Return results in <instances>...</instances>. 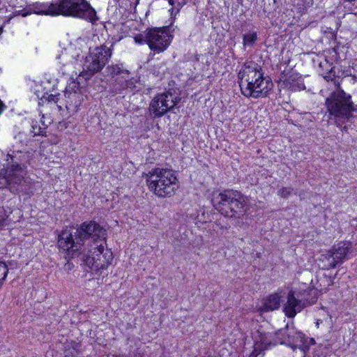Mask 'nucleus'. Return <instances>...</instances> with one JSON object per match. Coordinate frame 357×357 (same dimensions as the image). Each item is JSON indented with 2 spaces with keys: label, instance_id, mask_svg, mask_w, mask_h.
Listing matches in <instances>:
<instances>
[{
  "label": "nucleus",
  "instance_id": "f257e3e1",
  "mask_svg": "<svg viewBox=\"0 0 357 357\" xmlns=\"http://www.w3.org/2000/svg\"><path fill=\"white\" fill-rule=\"evenodd\" d=\"M105 230L94 221L84 222L73 234L68 229L58 236V247L70 257H79L93 273L102 275L113 254L105 248Z\"/></svg>",
  "mask_w": 357,
  "mask_h": 357
},
{
  "label": "nucleus",
  "instance_id": "f03ea898",
  "mask_svg": "<svg viewBox=\"0 0 357 357\" xmlns=\"http://www.w3.org/2000/svg\"><path fill=\"white\" fill-rule=\"evenodd\" d=\"M35 151H13L6 155L8 167L1 171L0 175L3 184L13 192H26L29 190V182L25 178L28 165L34 161Z\"/></svg>",
  "mask_w": 357,
  "mask_h": 357
},
{
  "label": "nucleus",
  "instance_id": "7ed1b4c3",
  "mask_svg": "<svg viewBox=\"0 0 357 357\" xmlns=\"http://www.w3.org/2000/svg\"><path fill=\"white\" fill-rule=\"evenodd\" d=\"M238 79L241 93L245 97H265L273 86L271 79L264 77L261 68L252 61H246L241 66Z\"/></svg>",
  "mask_w": 357,
  "mask_h": 357
},
{
  "label": "nucleus",
  "instance_id": "20e7f679",
  "mask_svg": "<svg viewBox=\"0 0 357 357\" xmlns=\"http://www.w3.org/2000/svg\"><path fill=\"white\" fill-rule=\"evenodd\" d=\"M144 177L149 190L158 197H171L179 188L177 174L169 168H153Z\"/></svg>",
  "mask_w": 357,
  "mask_h": 357
},
{
  "label": "nucleus",
  "instance_id": "39448f33",
  "mask_svg": "<svg viewBox=\"0 0 357 357\" xmlns=\"http://www.w3.org/2000/svg\"><path fill=\"white\" fill-rule=\"evenodd\" d=\"M325 106L329 119L334 121L338 126L349 121L353 117L354 112L357 111V105L352 101L351 96L339 86L326 99Z\"/></svg>",
  "mask_w": 357,
  "mask_h": 357
},
{
  "label": "nucleus",
  "instance_id": "423d86ee",
  "mask_svg": "<svg viewBox=\"0 0 357 357\" xmlns=\"http://www.w3.org/2000/svg\"><path fill=\"white\" fill-rule=\"evenodd\" d=\"M212 202L222 215L229 218H240L249 208L247 199L240 192L233 190L213 194Z\"/></svg>",
  "mask_w": 357,
  "mask_h": 357
},
{
  "label": "nucleus",
  "instance_id": "0eeeda50",
  "mask_svg": "<svg viewBox=\"0 0 357 357\" xmlns=\"http://www.w3.org/2000/svg\"><path fill=\"white\" fill-rule=\"evenodd\" d=\"M54 8L56 16L79 18L92 23L98 19L95 9L86 0H59Z\"/></svg>",
  "mask_w": 357,
  "mask_h": 357
},
{
  "label": "nucleus",
  "instance_id": "6e6552de",
  "mask_svg": "<svg viewBox=\"0 0 357 357\" xmlns=\"http://www.w3.org/2000/svg\"><path fill=\"white\" fill-rule=\"evenodd\" d=\"M275 336L280 344H287L294 351L298 349L300 354L298 357H305L310 347L314 344V339L305 337L293 326L289 327L288 325L277 331Z\"/></svg>",
  "mask_w": 357,
  "mask_h": 357
},
{
  "label": "nucleus",
  "instance_id": "1a4fd4ad",
  "mask_svg": "<svg viewBox=\"0 0 357 357\" xmlns=\"http://www.w3.org/2000/svg\"><path fill=\"white\" fill-rule=\"evenodd\" d=\"M181 98L170 91L157 94L149 104V112L154 118L164 116L173 109Z\"/></svg>",
  "mask_w": 357,
  "mask_h": 357
},
{
  "label": "nucleus",
  "instance_id": "9d476101",
  "mask_svg": "<svg viewBox=\"0 0 357 357\" xmlns=\"http://www.w3.org/2000/svg\"><path fill=\"white\" fill-rule=\"evenodd\" d=\"M173 36L165 28H153L146 31V43L155 53L164 52L171 44Z\"/></svg>",
  "mask_w": 357,
  "mask_h": 357
},
{
  "label": "nucleus",
  "instance_id": "9b49d317",
  "mask_svg": "<svg viewBox=\"0 0 357 357\" xmlns=\"http://www.w3.org/2000/svg\"><path fill=\"white\" fill-rule=\"evenodd\" d=\"M351 248V245L349 241H341L335 245L331 250L330 257H327L329 263L324 265V269L333 268L337 264L347 259Z\"/></svg>",
  "mask_w": 357,
  "mask_h": 357
},
{
  "label": "nucleus",
  "instance_id": "f8f14e48",
  "mask_svg": "<svg viewBox=\"0 0 357 357\" xmlns=\"http://www.w3.org/2000/svg\"><path fill=\"white\" fill-rule=\"evenodd\" d=\"M56 3H38L36 2L30 5L26 10H20L17 15H21L22 17H26L31 14L56 16Z\"/></svg>",
  "mask_w": 357,
  "mask_h": 357
},
{
  "label": "nucleus",
  "instance_id": "ddd939ff",
  "mask_svg": "<svg viewBox=\"0 0 357 357\" xmlns=\"http://www.w3.org/2000/svg\"><path fill=\"white\" fill-rule=\"evenodd\" d=\"M83 56H81L80 50L75 46H69L61 51V54L57 56L61 64L66 66H76L78 61H81Z\"/></svg>",
  "mask_w": 357,
  "mask_h": 357
},
{
  "label": "nucleus",
  "instance_id": "4468645a",
  "mask_svg": "<svg viewBox=\"0 0 357 357\" xmlns=\"http://www.w3.org/2000/svg\"><path fill=\"white\" fill-rule=\"evenodd\" d=\"M102 68L95 58L91 54L85 57L83 64V70L79 74V79H84L85 81L91 79L93 75L100 72Z\"/></svg>",
  "mask_w": 357,
  "mask_h": 357
},
{
  "label": "nucleus",
  "instance_id": "2eb2a0df",
  "mask_svg": "<svg viewBox=\"0 0 357 357\" xmlns=\"http://www.w3.org/2000/svg\"><path fill=\"white\" fill-rule=\"evenodd\" d=\"M303 307L304 304L294 296V293L292 291H290L287 296V301L284 305L283 311L285 315L289 318H293Z\"/></svg>",
  "mask_w": 357,
  "mask_h": 357
},
{
  "label": "nucleus",
  "instance_id": "dca6fc26",
  "mask_svg": "<svg viewBox=\"0 0 357 357\" xmlns=\"http://www.w3.org/2000/svg\"><path fill=\"white\" fill-rule=\"evenodd\" d=\"M36 95L38 99V104L40 105H54L59 111L62 109V107L58 104L60 93H49L48 92L40 91V89L42 88V85L36 86Z\"/></svg>",
  "mask_w": 357,
  "mask_h": 357
},
{
  "label": "nucleus",
  "instance_id": "f3484780",
  "mask_svg": "<svg viewBox=\"0 0 357 357\" xmlns=\"http://www.w3.org/2000/svg\"><path fill=\"white\" fill-rule=\"evenodd\" d=\"M89 54L95 58L103 68L112 56V50L106 45H100L90 48Z\"/></svg>",
  "mask_w": 357,
  "mask_h": 357
},
{
  "label": "nucleus",
  "instance_id": "a211bd4d",
  "mask_svg": "<svg viewBox=\"0 0 357 357\" xmlns=\"http://www.w3.org/2000/svg\"><path fill=\"white\" fill-rule=\"evenodd\" d=\"M284 84L291 91H301L305 88L301 76L294 72H290L282 76Z\"/></svg>",
  "mask_w": 357,
  "mask_h": 357
},
{
  "label": "nucleus",
  "instance_id": "6ab92c4d",
  "mask_svg": "<svg viewBox=\"0 0 357 357\" xmlns=\"http://www.w3.org/2000/svg\"><path fill=\"white\" fill-rule=\"evenodd\" d=\"M280 298L281 296L278 293L271 294L261 307V310L262 312H268L278 309L280 306Z\"/></svg>",
  "mask_w": 357,
  "mask_h": 357
},
{
  "label": "nucleus",
  "instance_id": "aec40b11",
  "mask_svg": "<svg viewBox=\"0 0 357 357\" xmlns=\"http://www.w3.org/2000/svg\"><path fill=\"white\" fill-rule=\"evenodd\" d=\"M64 96L66 99V107L67 108V109H77L82 102V96L79 92H71L68 93H64Z\"/></svg>",
  "mask_w": 357,
  "mask_h": 357
},
{
  "label": "nucleus",
  "instance_id": "412c9836",
  "mask_svg": "<svg viewBox=\"0 0 357 357\" xmlns=\"http://www.w3.org/2000/svg\"><path fill=\"white\" fill-rule=\"evenodd\" d=\"M185 0H168L169 5L172 6L169 10L172 16H176L182 6L185 3Z\"/></svg>",
  "mask_w": 357,
  "mask_h": 357
},
{
  "label": "nucleus",
  "instance_id": "4be33fe9",
  "mask_svg": "<svg viewBox=\"0 0 357 357\" xmlns=\"http://www.w3.org/2000/svg\"><path fill=\"white\" fill-rule=\"evenodd\" d=\"M243 45L252 46L257 40V34L256 32H249L243 36Z\"/></svg>",
  "mask_w": 357,
  "mask_h": 357
},
{
  "label": "nucleus",
  "instance_id": "5701e85b",
  "mask_svg": "<svg viewBox=\"0 0 357 357\" xmlns=\"http://www.w3.org/2000/svg\"><path fill=\"white\" fill-rule=\"evenodd\" d=\"M79 82L72 79L68 83L66 87V90L64 93H68L71 92H79Z\"/></svg>",
  "mask_w": 357,
  "mask_h": 357
},
{
  "label": "nucleus",
  "instance_id": "b1692460",
  "mask_svg": "<svg viewBox=\"0 0 357 357\" xmlns=\"http://www.w3.org/2000/svg\"><path fill=\"white\" fill-rule=\"evenodd\" d=\"M106 70L108 73V75H110L111 76L117 75L123 72V70H122V68L119 65H111L107 66L106 68Z\"/></svg>",
  "mask_w": 357,
  "mask_h": 357
},
{
  "label": "nucleus",
  "instance_id": "393cba45",
  "mask_svg": "<svg viewBox=\"0 0 357 357\" xmlns=\"http://www.w3.org/2000/svg\"><path fill=\"white\" fill-rule=\"evenodd\" d=\"M323 77L327 82L332 81L334 82L335 85H336L337 87H340V83L335 79V75L333 72V68H331L326 74H323Z\"/></svg>",
  "mask_w": 357,
  "mask_h": 357
},
{
  "label": "nucleus",
  "instance_id": "a878e982",
  "mask_svg": "<svg viewBox=\"0 0 357 357\" xmlns=\"http://www.w3.org/2000/svg\"><path fill=\"white\" fill-rule=\"evenodd\" d=\"M294 189L291 187H284L280 189L278 195L282 198H288L292 193Z\"/></svg>",
  "mask_w": 357,
  "mask_h": 357
},
{
  "label": "nucleus",
  "instance_id": "bb28decb",
  "mask_svg": "<svg viewBox=\"0 0 357 357\" xmlns=\"http://www.w3.org/2000/svg\"><path fill=\"white\" fill-rule=\"evenodd\" d=\"M135 41L137 43L142 44L144 43H146V31L143 34H139L136 36L135 38Z\"/></svg>",
  "mask_w": 357,
  "mask_h": 357
},
{
  "label": "nucleus",
  "instance_id": "cd10ccee",
  "mask_svg": "<svg viewBox=\"0 0 357 357\" xmlns=\"http://www.w3.org/2000/svg\"><path fill=\"white\" fill-rule=\"evenodd\" d=\"M330 255H331V251L328 252V253L326 255H321L319 260L323 262V266H322L323 268H324V264L329 263V260L327 259V257H330Z\"/></svg>",
  "mask_w": 357,
  "mask_h": 357
},
{
  "label": "nucleus",
  "instance_id": "c85d7f7f",
  "mask_svg": "<svg viewBox=\"0 0 357 357\" xmlns=\"http://www.w3.org/2000/svg\"><path fill=\"white\" fill-rule=\"evenodd\" d=\"M263 349H268V346L271 344V342H268L266 339L262 337L260 343Z\"/></svg>",
  "mask_w": 357,
  "mask_h": 357
},
{
  "label": "nucleus",
  "instance_id": "c756f323",
  "mask_svg": "<svg viewBox=\"0 0 357 357\" xmlns=\"http://www.w3.org/2000/svg\"><path fill=\"white\" fill-rule=\"evenodd\" d=\"M32 128H33V132L34 133V135H43V130H41V129H42V128H41L40 127L38 128V131H36V127H35V126H34V125H33V126H32Z\"/></svg>",
  "mask_w": 357,
  "mask_h": 357
},
{
  "label": "nucleus",
  "instance_id": "7c9ffc66",
  "mask_svg": "<svg viewBox=\"0 0 357 357\" xmlns=\"http://www.w3.org/2000/svg\"><path fill=\"white\" fill-rule=\"evenodd\" d=\"M126 88H130L132 89L135 87V86L133 85V82L132 80L126 81Z\"/></svg>",
  "mask_w": 357,
  "mask_h": 357
},
{
  "label": "nucleus",
  "instance_id": "2f4dec72",
  "mask_svg": "<svg viewBox=\"0 0 357 357\" xmlns=\"http://www.w3.org/2000/svg\"><path fill=\"white\" fill-rule=\"evenodd\" d=\"M5 108H6L5 105L0 100V114L3 112V111L5 109Z\"/></svg>",
  "mask_w": 357,
  "mask_h": 357
},
{
  "label": "nucleus",
  "instance_id": "473e14b6",
  "mask_svg": "<svg viewBox=\"0 0 357 357\" xmlns=\"http://www.w3.org/2000/svg\"><path fill=\"white\" fill-rule=\"evenodd\" d=\"M293 351L294 353V357H298V355L300 354V352H299L298 349H297V351Z\"/></svg>",
  "mask_w": 357,
  "mask_h": 357
},
{
  "label": "nucleus",
  "instance_id": "72a5a7b5",
  "mask_svg": "<svg viewBox=\"0 0 357 357\" xmlns=\"http://www.w3.org/2000/svg\"><path fill=\"white\" fill-rule=\"evenodd\" d=\"M321 323H322V321L321 319H317V322H316L317 326L319 327V324Z\"/></svg>",
  "mask_w": 357,
  "mask_h": 357
},
{
  "label": "nucleus",
  "instance_id": "f704fd0d",
  "mask_svg": "<svg viewBox=\"0 0 357 357\" xmlns=\"http://www.w3.org/2000/svg\"><path fill=\"white\" fill-rule=\"evenodd\" d=\"M42 124H43V126H44V127H43V129H45V127H47V123H45V121H42Z\"/></svg>",
  "mask_w": 357,
  "mask_h": 357
},
{
  "label": "nucleus",
  "instance_id": "c9c22d12",
  "mask_svg": "<svg viewBox=\"0 0 357 357\" xmlns=\"http://www.w3.org/2000/svg\"><path fill=\"white\" fill-rule=\"evenodd\" d=\"M3 25L0 26V35L3 33Z\"/></svg>",
  "mask_w": 357,
  "mask_h": 357
},
{
  "label": "nucleus",
  "instance_id": "e433bc0d",
  "mask_svg": "<svg viewBox=\"0 0 357 357\" xmlns=\"http://www.w3.org/2000/svg\"><path fill=\"white\" fill-rule=\"evenodd\" d=\"M261 347V344L259 345V344H258V343H257V344H255V349H257V347H259V349H262V347Z\"/></svg>",
  "mask_w": 357,
  "mask_h": 357
},
{
  "label": "nucleus",
  "instance_id": "4c0bfd02",
  "mask_svg": "<svg viewBox=\"0 0 357 357\" xmlns=\"http://www.w3.org/2000/svg\"><path fill=\"white\" fill-rule=\"evenodd\" d=\"M325 64H326V65H327V64H328L327 61H325Z\"/></svg>",
  "mask_w": 357,
  "mask_h": 357
},
{
  "label": "nucleus",
  "instance_id": "58836bf2",
  "mask_svg": "<svg viewBox=\"0 0 357 357\" xmlns=\"http://www.w3.org/2000/svg\"><path fill=\"white\" fill-rule=\"evenodd\" d=\"M322 65H323L322 63H320V65H319L320 67H322Z\"/></svg>",
  "mask_w": 357,
  "mask_h": 357
}]
</instances>
